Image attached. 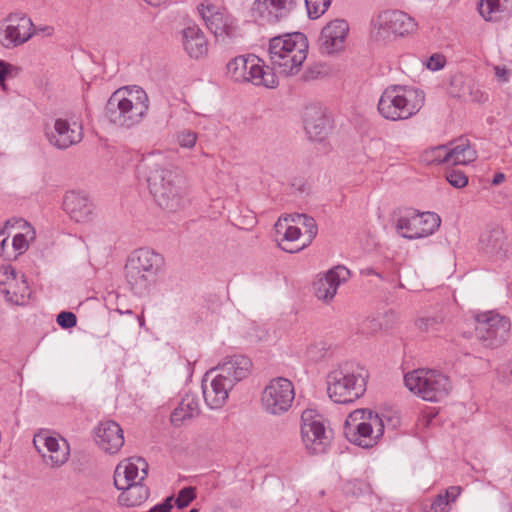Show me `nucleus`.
Returning <instances> with one entry per match:
<instances>
[{
    "instance_id": "obj_1",
    "label": "nucleus",
    "mask_w": 512,
    "mask_h": 512,
    "mask_svg": "<svg viewBox=\"0 0 512 512\" xmlns=\"http://www.w3.org/2000/svg\"><path fill=\"white\" fill-rule=\"evenodd\" d=\"M148 188L156 203L167 212L182 210L188 203L186 180L180 170L169 165L161 154L143 160Z\"/></svg>"
},
{
    "instance_id": "obj_2",
    "label": "nucleus",
    "mask_w": 512,
    "mask_h": 512,
    "mask_svg": "<svg viewBox=\"0 0 512 512\" xmlns=\"http://www.w3.org/2000/svg\"><path fill=\"white\" fill-rule=\"evenodd\" d=\"M307 37L300 32L273 37L269 41V68L276 74L293 76L297 74L308 55Z\"/></svg>"
},
{
    "instance_id": "obj_3",
    "label": "nucleus",
    "mask_w": 512,
    "mask_h": 512,
    "mask_svg": "<svg viewBox=\"0 0 512 512\" xmlns=\"http://www.w3.org/2000/svg\"><path fill=\"white\" fill-rule=\"evenodd\" d=\"M149 107L146 92L138 87L116 90L105 106V116L114 125L130 128L142 121Z\"/></svg>"
},
{
    "instance_id": "obj_4",
    "label": "nucleus",
    "mask_w": 512,
    "mask_h": 512,
    "mask_svg": "<svg viewBox=\"0 0 512 512\" xmlns=\"http://www.w3.org/2000/svg\"><path fill=\"white\" fill-rule=\"evenodd\" d=\"M368 377V371L357 363L337 365L327 375L329 398L339 404L354 402L365 393Z\"/></svg>"
},
{
    "instance_id": "obj_5",
    "label": "nucleus",
    "mask_w": 512,
    "mask_h": 512,
    "mask_svg": "<svg viewBox=\"0 0 512 512\" xmlns=\"http://www.w3.org/2000/svg\"><path fill=\"white\" fill-rule=\"evenodd\" d=\"M422 90L406 85H390L381 94L377 109L379 114L390 121L408 120L424 106Z\"/></svg>"
},
{
    "instance_id": "obj_6",
    "label": "nucleus",
    "mask_w": 512,
    "mask_h": 512,
    "mask_svg": "<svg viewBox=\"0 0 512 512\" xmlns=\"http://www.w3.org/2000/svg\"><path fill=\"white\" fill-rule=\"evenodd\" d=\"M164 263L162 255L140 248L133 251L125 265V278L134 295L144 296L149 293Z\"/></svg>"
},
{
    "instance_id": "obj_7",
    "label": "nucleus",
    "mask_w": 512,
    "mask_h": 512,
    "mask_svg": "<svg viewBox=\"0 0 512 512\" xmlns=\"http://www.w3.org/2000/svg\"><path fill=\"white\" fill-rule=\"evenodd\" d=\"M384 433V423L377 413L368 409H357L345 421L344 435L353 444L362 448L375 446Z\"/></svg>"
},
{
    "instance_id": "obj_8",
    "label": "nucleus",
    "mask_w": 512,
    "mask_h": 512,
    "mask_svg": "<svg viewBox=\"0 0 512 512\" xmlns=\"http://www.w3.org/2000/svg\"><path fill=\"white\" fill-rule=\"evenodd\" d=\"M226 75L238 83L250 82L267 88L278 85L277 75L255 55H240L231 59L226 65Z\"/></svg>"
},
{
    "instance_id": "obj_9",
    "label": "nucleus",
    "mask_w": 512,
    "mask_h": 512,
    "mask_svg": "<svg viewBox=\"0 0 512 512\" xmlns=\"http://www.w3.org/2000/svg\"><path fill=\"white\" fill-rule=\"evenodd\" d=\"M405 386L415 395L429 402H438L451 391L449 377L439 370L419 368L404 376Z\"/></svg>"
},
{
    "instance_id": "obj_10",
    "label": "nucleus",
    "mask_w": 512,
    "mask_h": 512,
    "mask_svg": "<svg viewBox=\"0 0 512 512\" xmlns=\"http://www.w3.org/2000/svg\"><path fill=\"white\" fill-rule=\"evenodd\" d=\"M414 18L400 10H384L373 16L370 22V38L386 44L397 37H403L416 30Z\"/></svg>"
},
{
    "instance_id": "obj_11",
    "label": "nucleus",
    "mask_w": 512,
    "mask_h": 512,
    "mask_svg": "<svg viewBox=\"0 0 512 512\" xmlns=\"http://www.w3.org/2000/svg\"><path fill=\"white\" fill-rule=\"evenodd\" d=\"M301 438L309 454H322L332 442L333 431L320 414L306 409L301 415Z\"/></svg>"
},
{
    "instance_id": "obj_12",
    "label": "nucleus",
    "mask_w": 512,
    "mask_h": 512,
    "mask_svg": "<svg viewBox=\"0 0 512 512\" xmlns=\"http://www.w3.org/2000/svg\"><path fill=\"white\" fill-rule=\"evenodd\" d=\"M295 399L293 383L284 377L271 379L261 392V407L269 415L281 416L292 407Z\"/></svg>"
},
{
    "instance_id": "obj_13",
    "label": "nucleus",
    "mask_w": 512,
    "mask_h": 512,
    "mask_svg": "<svg viewBox=\"0 0 512 512\" xmlns=\"http://www.w3.org/2000/svg\"><path fill=\"white\" fill-rule=\"evenodd\" d=\"M510 327L508 318L493 311L476 316V337L485 347L501 346L508 339Z\"/></svg>"
},
{
    "instance_id": "obj_14",
    "label": "nucleus",
    "mask_w": 512,
    "mask_h": 512,
    "mask_svg": "<svg viewBox=\"0 0 512 512\" xmlns=\"http://www.w3.org/2000/svg\"><path fill=\"white\" fill-rule=\"evenodd\" d=\"M440 223L441 219L436 213L407 210L397 218L395 229L403 238L419 239L433 234Z\"/></svg>"
},
{
    "instance_id": "obj_15",
    "label": "nucleus",
    "mask_w": 512,
    "mask_h": 512,
    "mask_svg": "<svg viewBox=\"0 0 512 512\" xmlns=\"http://www.w3.org/2000/svg\"><path fill=\"white\" fill-rule=\"evenodd\" d=\"M198 11L218 43L227 46L240 36L236 20L226 11L211 4H200Z\"/></svg>"
},
{
    "instance_id": "obj_16",
    "label": "nucleus",
    "mask_w": 512,
    "mask_h": 512,
    "mask_svg": "<svg viewBox=\"0 0 512 512\" xmlns=\"http://www.w3.org/2000/svg\"><path fill=\"white\" fill-rule=\"evenodd\" d=\"M33 443L44 463L50 467H60L69 459L70 446L59 434L41 430L35 434Z\"/></svg>"
},
{
    "instance_id": "obj_17",
    "label": "nucleus",
    "mask_w": 512,
    "mask_h": 512,
    "mask_svg": "<svg viewBox=\"0 0 512 512\" xmlns=\"http://www.w3.org/2000/svg\"><path fill=\"white\" fill-rule=\"evenodd\" d=\"M46 138L53 147L59 150H66L81 142L83 128L81 123L73 118H57L53 126L46 129Z\"/></svg>"
},
{
    "instance_id": "obj_18",
    "label": "nucleus",
    "mask_w": 512,
    "mask_h": 512,
    "mask_svg": "<svg viewBox=\"0 0 512 512\" xmlns=\"http://www.w3.org/2000/svg\"><path fill=\"white\" fill-rule=\"evenodd\" d=\"M33 23L26 15L10 14L0 30V42L6 48H13L28 41L32 36Z\"/></svg>"
},
{
    "instance_id": "obj_19",
    "label": "nucleus",
    "mask_w": 512,
    "mask_h": 512,
    "mask_svg": "<svg viewBox=\"0 0 512 512\" xmlns=\"http://www.w3.org/2000/svg\"><path fill=\"white\" fill-rule=\"evenodd\" d=\"M93 438L97 447L108 455H116L124 445V432L114 420H102L93 429Z\"/></svg>"
},
{
    "instance_id": "obj_20",
    "label": "nucleus",
    "mask_w": 512,
    "mask_h": 512,
    "mask_svg": "<svg viewBox=\"0 0 512 512\" xmlns=\"http://www.w3.org/2000/svg\"><path fill=\"white\" fill-rule=\"evenodd\" d=\"M297 0H254L253 16L268 24H275L287 19L295 10Z\"/></svg>"
},
{
    "instance_id": "obj_21",
    "label": "nucleus",
    "mask_w": 512,
    "mask_h": 512,
    "mask_svg": "<svg viewBox=\"0 0 512 512\" xmlns=\"http://www.w3.org/2000/svg\"><path fill=\"white\" fill-rule=\"evenodd\" d=\"M252 361L243 354H233L225 356L216 367L211 369V373L217 372L228 385L235 386L237 383L246 379L252 371Z\"/></svg>"
},
{
    "instance_id": "obj_22",
    "label": "nucleus",
    "mask_w": 512,
    "mask_h": 512,
    "mask_svg": "<svg viewBox=\"0 0 512 512\" xmlns=\"http://www.w3.org/2000/svg\"><path fill=\"white\" fill-rule=\"evenodd\" d=\"M350 277V271L342 265L335 266L324 274H319L313 283L315 296L329 303L335 297L339 286Z\"/></svg>"
},
{
    "instance_id": "obj_23",
    "label": "nucleus",
    "mask_w": 512,
    "mask_h": 512,
    "mask_svg": "<svg viewBox=\"0 0 512 512\" xmlns=\"http://www.w3.org/2000/svg\"><path fill=\"white\" fill-rule=\"evenodd\" d=\"M275 234L279 247L285 252L297 253L306 248L301 227L291 222V214L278 219Z\"/></svg>"
},
{
    "instance_id": "obj_24",
    "label": "nucleus",
    "mask_w": 512,
    "mask_h": 512,
    "mask_svg": "<svg viewBox=\"0 0 512 512\" xmlns=\"http://www.w3.org/2000/svg\"><path fill=\"white\" fill-rule=\"evenodd\" d=\"M148 474V463L141 457H132L121 461L114 471V485L117 489L123 486L142 483Z\"/></svg>"
},
{
    "instance_id": "obj_25",
    "label": "nucleus",
    "mask_w": 512,
    "mask_h": 512,
    "mask_svg": "<svg viewBox=\"0 0 512 512\" xmlns=\"http://www.w3.org/2000/svg\"><path fill=\"white\" fill-rule=\"evenodd\" d=\"M349 32V25L345 20L335 19L328 23L321 31L319 37L322 53L333 54L344 48Z\"/></svg>"
},
{
    "instance_id": "obj_26",
    "label": "nucleus",
    "mask_w": 512,
    "mask_h": 512,
    "mask_svg": "<svg viewBox=\"0 0 512 512\" xmlns=\"http://www.w3.org/2000/svg\"><path fill=\"white\" fill-rule=\"evenodd\" d=\"M209 380L211 370L205 375L202 381L203 397L208 407L211 409L221 408L227 401L230 391L233 389V385H228L227 381L224 380L217 372Z\"/></svg>"
},
{
    "instance_id": "obj_27",
    "label": "nucleus",
    "mask_w": 512,
    "mask_h": 512,
    "mask_svg": "<svg viewBox=\"0 0 512 512\" xmlns=\"http://www.w3.org/2000/svg\"><path fill=\"white\" fill-rule=\"evenodd\" d=\"M305 131L312 141L322 142L331 132L330 118L319 107H308L304 115Z\"/></svg>"
},
{
    "instance_id": "obj_28",
    "label": "nucleus",
    "mask_w": 512,
    "mask_h": 512,
    "mask_svg": "<svg viewBox=\"0 0 512 512\" xmlns=\"http://www.w3.org/2000/svg\"><path fill=\"white\" fill-rule=\"evenodd\" d=\"M63 208L75 222L85 223L92 218L93 204L84 194L74 191L66 193L63 200Z\"/></svg>"
},
{
    "instance_id": "obj_29",
    "label": "nucleus",
    "mask_w": 512,
    "mask_h": 512,
    "mask_svg": "<svg viewBox=\"0 0 512 512\" xmlns=\"http://www.w3.org/2000/svg\"><path fill=\"white\" fill-rule=\"evenodd\" d=\"M479 248L489 257L503 258L508 248L504 231L499 227L485 230L480 236Z\"/></svg>"
},
{
    "instance_id": "obj_30",
    "label": "nucleus",
    "mask_w": 512,
    "mask_h": 512,
    "mask_svg": "<svg viewBox=\"0 0 512 512\" xmlns=\"http://www.w3.org/2000/svg\"><path fill=\"white\" fill-rule=\"evenodd\" d=\"M182 43L184 50L191 58L199 59L208 52V42L204 33L195 25L183 29Z\"/></svg>"
},
{
    "instance_id": "obj_31",
    "label": "nucleus",
    "mask_w": 512,
    "mask_h": 512,
    "mask_svg": "<svg viewBox=\"0 0 512 512\" xmlns=\"http://www.w3.org/2000/svg\"><path fill=\"white\" fill-rule=\"evenodd\" d=\"M445 157L446 164L467 165L476 159V151L472 148L468 139L460 138L447 145Z\"/></svg>"
},
{
    "instance_id": "obj_32",
    "label": "nucleus",
    "mask_w": 512,
    "mask_h": 512,
    "mask_svg": "<svg viewBox=\"0 0 512 512\" xmlns=\"http://www.w3.org/2000/svg\"><path fill=\"white\" fill-rule=\"evenodd\" d=\"M200 414L198 398L193 394H186L179 405L171 413L170 419L174 426H181L186 420L197 417Z\"/></svg>"
},
{
    "instance_id": "obj_33",
    "label": "nucleus",
    "mask_w": 512,
    "mask_h": 512,
    "mask_svg": "<svg viewBox=\"0 0 512 512\" xmlns=\"http://www.w3.org/2000/svg\"><path fill=\"white\" fill-rule=\"evenodd\" d=\"M118 502L122 506L134 507L142 504L149 496L148 488L142 483L123 486Z\"/></svg>"
},
{
    "instance_id": "obj_34",
    "label": "nucleus",
    "mask_w": 512,
    "mask_h": 512,
    "mask_svg": "<svg viewBox=\"0 0 512 512\" xmlns=\"http://www.w3.org/2000/svg\"><path fill=\"white\" fill-rule=\"evenodd\" d=\"M13 229L18 231L13 235L12 246L18 254H23L35 238V231L24 219H14Z\"/></svg>"
},
{
    "instance_id": "obj_35",
    "label": "nucleus",
    "mask_w": 512,
    "mask_h": 512,
    "mask_svg": "<svg viewBox=\"0 0 512 512\" xmlns=\"http://www.w3.org/2000/svg\"><path fill=\"white\" fill-rule=\"evenodd\" d=\"M6 300L15 305H25L30 297V289L27 285L24 274H20L19 278L10 286L1 289Z\"/></svg>"
},
{
    "instance_id": "obj_36",
    "label": "nucleus",
    "mask_w": 512,
    "mask_h": 512,
    "mask_svg": "<svg viewBox=\"0 0 512 512\" xmlns=\"http://www.w3.org/2000/svg\"><path fill=\"white\" fill-rule=\"evenodd\" d=\"M291 222L304 228L302 236L306 247L309 246L312 240L316 237L318 231L314 218L305 214L295 213L291 214Z\"/></svg>"
},
{
    "instance_id": "obj_37",
    "label": "nucleus",
    "mask_w": 512,
    "mask_h": 512,
    "mask_svg": "<svg viewBox=\"0 0 512 512\" xmlns=\"http://www.w3.org/2000/svg\"><path fill=\"white\" fill-rule=\"evenodd\" d=\"M478 10L486 21H497L501 17L503 7L500 0H481Z\"/></svg>"
},
{
    "instance_id": "obj_38",
    "label": "nucleus",
    "mask_w": 512,
    "mask_h": 512,
    "mask_svg": "<svg viewBox=\"0 0 512 512\" xmlns=\"http://www.w3.org/2000/svg\"><path fill=\"white\" fill-rule=\"evenodd\" d=\"M473 79L462 74L454 75L450 81L451 95L463 99Z\"/></svg>"
},
{
    "instance_id": "obj_39",
    "label": "nucleus",
    "mask_w": 512,
    "mask_h": 512,
    "mask_svg": "<svg viewBox=\"0 0 512 512\" xmlns=\"http://www.w3.org/2000/svg\"><path fill=\"white\" fill-rule=\"evenodd\" d=\"M442 322L440 316H425L418 318L415 325L422 332L433 333L440 329Z\"/></svg>"
},
{
    "instance_id": "obj_40",
    "label": "nucleus",
    "mask_w": 512,
    "mask_h": 512,
    "mask_svg": "<svg viewBox=\"0 0 512 512\" xmlns=\"http://www.w3.org/2000/svg\"><path fill=\"white\" fill-rule=\"evenodd\" d=\"M447 152V145H439L436 147H432L428 150H426L423 154V161H425L428 164H441L445 163L446 160H444L445 154Z\"/></svg>"
},
{
    "instance_id": "obj_41",
    "label": "nucleus",
    "mask_w": 512,
    "mask_h": 512,
    "mask_svg": "<svg viewBox=\"0 0 512 512\" xmlns=\"http://www.w3.org/2000/svg\"><path fill=\"white\" fill-rule=\"evenodd\" d=\"M468 89L469 90L463 97V100L476 103H482L488 100V94L485 91H483L480 85L474 80L472 81Z\"/></svg>"
},
{
    "instance_id": "obj_42",
    "label": "nucleus",
    "mask_w": 512,
    "mask_h": 512,
    "mask_svg": "<svg viewBox=\"0 0 512 512\" xmlns=\"http://www.w3.org/2000/svg\"><path fill=\"white\" fill-rule=\"evenodd\" d=\"M332 0H305L309 16L318 18L330 6Z\"/></svg>"
},
{
    "instance_id": "obj_43",
    "label": "nucleus",
    "mask_w": 512,
    "mask_h": 512,
    "mask_svg": "<svg viewBox=\"0 0 512 512\" xmlns=\"http://www.w3.org/2000/svg\"><path fill=\"white\" fill-rule=\"evenodd\" d=\"M198 135L196 132L188 129L181 130L176 135V141L180 147L191 149L195 146Z\"/></svg>"
},
{
    "instance_id": "obj_44",
    "label": "nucleus",
    "mask_w": 512,
    "mask_h": 512,
    "mask_svg": "<svg viewBox=\"0 0 512 512\" xmlns=\"http://www.w3.org/2000/svg\"><path fill=\"white\" fill-rule=\"evenodd\" d=\"M397 320V314L393 310H387L384 313L372 318L371 323L377 322L376 329H389Z\"/></svg>"
},
{
    "instance_id": "obj_45",
    "label": "nucleus",
    "mask_w": 512,
    "mask_h": 512,
    "mask_svg": "<svg viewBox=\"0 0 512 512\" xmlns=\"http://www.w3.org/2000/svg\"><path fill=\"white\" fill-rule=\"evenodd\" d=\"M19 276L20 274L11 265L0 266V285L3 288L10 286Z\"/></svg>"
},
{
    "instance_id": "obj_46",
    "label": "nucleus",
    "mask_w": 512,
    "mask_h": 512,
    "mask_svg": "<svg viewBox=\"0 0 512 512\" xmlns=\"http://www.w3.org/2000/svg\"><path fill=\"white\" fill-rule=\"evenodd\" d=\"M19 68L0 60V85L5 90V81L16 77L19 74Z\"/></svg>"
},
{
    "instance_id": "obj_47",
    "label": "nucleus",
    "mask_w": 512,
    "mask_h": 512,
    "mask_svg": "<svg viewBox=\"0 0 512 512\" xmlns=\"http://www.w3.org/2000/svg\"><path fill=\"white\" fill-rule=\"evenodd\" d=\"M195 490L192 487H185L181 489L175 500V504L179 509L185 508L195 498Z\"/></svg>"
},
{
    "instance_id": "obj_48",
    "label": "nucleus",
    "mask_w": 512,
    "mask_h": 512,
    "mask_svg": "<svg viewBox=\"0 0 512 512\" xmlns=\"http://www.w3.org/2000/svg\"><path fill=\"white\" fill-rule=\"evenodd\" d=\"M447 181L455 188H463L468 183L467 176L460 170H450L446 174Z\"/></svg>"
},
{
    "instance_id": "obj_49",
    "label": "nucleus",
    "mask_w": 512,
    "mask_h": 512,
    "mask_svg": "<svg viewBox=\"0 0 512 512\" xmlns=\"http://www.w3.org/2000/svg\"><path fill=\"white\" fill-rule=\"evenodd\" d=\"M449 499H446L442 493L438 494L428 508L424 512H449Z\"/></svg>"
},
{
    "instance_id": "obj_50",
    "label": "nucleus",
    "mask_w": 512,
    "mask_h": 512,
    "mask_svg": "<svg viewBox=\"0 0 512 512\" xmlns=\"http://www.w3.org/2000/svg\"><path fill=\"white\" fill-rule=\"evenodd\" d=\"M57 323L64 329L72 328L77 323V317L72 312L63 311L58 314Z\"/></svg>"
},
{
    "instance_id": "obj_51",
    "label": "nucleus",
    "mask_w": 512,
    "mask_h": 512,
    "mask_svg": "<svg viewBox=\"0 0 512 512\" xmlns=\"http://www.w3.org/2000/svg\"><path fill=\"white\" fill-rule=\"evenodd\" d=\"M369 490V486L361 481H353L348 483V485L346 486V492L351 493L354 496H358L360 494L369 492Z\"/></svg>"
},
{
    "instance_id": "obj_52",
    "label": "nucleus",
    "mask_w": 512,
    "mask_h": 512,
    "mask_svg": "<svg viewBox=\"0 0 512 512\" xmlns=\"http://www.w3.org/2000/svg\"><path fill=\"white\" fill-rule=\"evenodd\" d=\"M444 65H445V58H444V56L439 55V54L432 55L427 62L428 69H430L432 71L440 70L444 67Z\"/></svg>"
},
{
    "instance_id": "obj_53",
    "label": "nucleus",
    "mask_w": 512,
    "mask_h": 512,
    "mask_svg": "<svg viewBox=\"0 0 512 512\" xmlns=\"http://www.w3.org/2000/svg\"><path fill=\"white\" fill-rule=\"evenodd\" d=\"M14 228V219L8 220L5 224V227L0 230V246L4 248L5 243L7 242L10 232H8L9 229Z\"/></svg>"
},
{
    "instance_id": "obj_54",
    "label": "nucleus",
    "mask_w": 512,
    "mask_h": 512,
    "mask_svg": "<svg viewBox=\"0 0 512 512\" xmlns=\"http://www.w3.org/2000/svg\"><path fill=\"white\" fill-rule=\"evenodd\" d=\"M462 488L460 486H451L445 490L442 494L446 499H449V502H454L457 497L460 495Z\"/></svg>"
},
{
    "instance_id": "obj_55",
    "label": "nucleus",
    "mask_w": 512,
    "mask_h": 512,
    "mask_svg": "<svg viewBox=\"0 0 512 512\" xmlns=\"http://www.w3.org/2000/svg\"><path fill=\"white\" fill-rule=\"evenodd\" d=\"M307 356L311 359V360H316L318 359L319 357L322 356V353L321 351L319 350L318 351V347L317 345H310L308 348H307Z\"/></svg>"
},
{
    "instance_id": "obj_56",
    "label": "nucleus",
    "mask_w": 512,
    "mask_h": 512,
    "mask_svg": "<svg viewBox=\"0 0 512 512\" xmlns=\"http://www.w3.org/2000/svg\"><path fill=\"white\" fill-rule=\"evenodd\" d=\"M495 72H496V76L500 80H502V81L508 80V71L505 68L496 67Z\"/></svg>"
},
{
    "instance_id": "obj_57",
    "label": "nucleus",
    "mask_w": 512,
    "mask_h": 512,
    "mask_svg": "<svg viewBox=\"0 0 512 512\" xmlns=\"http://www.w3.org/2000/svg\"><path fill=\"white\" fill-rule=\"evenodd\" d=\"M505 180V174L502 172H497L494 174L491 183L493 185H499Z\"/></svg>"
},
{
    "instance_id": "obj_58",
    "label": "nucleus",
    "mask_w": 512,
    "mask_h": 512,
    "mask_svg": "<svg viewBox=\"0 0 512 512\" xmlns=\"http://www.w3.org/2000/svg\"><path fill=\"white\" fill-rule=\"evenodd\" d=\"M361 273H362L363 275H366V276H369V275H376V276H378L379 278H381V275H380L378 272H376L373 268H370V267H369V268H365V269H363V270L361 271Z\"/></svg>"
},
{
    "instance_id": "obj_59",
    "label": "nucleus",
    "mask_w": 512,
    "mask_h": 512,
    "mask_svg": "<svg viewBox=\"0 0 512 512\" xmlns=\"http://www.w3.org/2000/svg\"><path fill=\"white\" fill-rule=\"evenodd\" d=\"M372 319L368 320L366 322V325L368 327V329L371 331V332H377V331H380L381 329H376L377 328V322H373L371 323Z\"/></svg>"
},
{
    "instance_id": "obj_60",
    "label": "nucleus",
    "mask_w": 512,
    "mask_h": 512,
    "mask_svg": "<svg viewBox=\"0 0 512 512\" xmlns=\"http://www.w3.org/2000/svg\"><path fill=\"white\" fill-rule=\"evenodd\" d=\"M148 4L152 5V6H158L160 5L162 2H165L166 0H145Z\"/></svg>"
},
{
    "instance_id": "obj_61",
    "label": "nucleus",
    "mask_w": 512,
    "mask_h": 512,
    "mask_svg": "<svg viewBox=\"0 0 512 512\" xmlns=\"http://www.w3.org/2000/svg\"><path fill=\"white\" fill-rule=\"evenodd\" d=\"M115 311L117 313H119L120 315H123V314H128V315H131L132 314V310L130 309H127V310H122L120 308H116Z\"/></svg>"
},
{
    "instance_id": "obj_62",
    "label": "nucleus",
    "mask_w": 512,
    "mask_h": 512,
    "mask_svg": "<svg viewBox=\"0 0 512 512\" xmlns=\"http://www.w3.org/2000/svg\"><path fill=\"white\" fill-rule=\"evenodd\" d=\"M139 323L142 326L144 324V320L142 318H139Z\"/></svg>"
},
{
    "instance_id": "obj_63",
    "label": "nucleus",
    "mask_w": 512,
    "mask_h": 512,
    "mask_svg": "<svg viewBox=\"0 0 512 512\" xmlns=\"http://www.w3.org/2000/svg\"><path fill=\"white\" fill-rule=\"evenodd\" d=\"M189 512H199V510H198V509H196V508H193V509H191Z\"/></svg>"
},
{
    "instance_id": "obj_64",
    "label": "nucleus",
    "mask_w": 512,
    "mask_h": 512,
    "mask_svg": "<svg viewBox=\"0 0 512 512\" xmlns=\"http://www.w3.org/2000/svg\"><path fill=\"white\" fill-rule=\"evenodd\" d=\"M509 293L512 295V286L509 288Z\"/></svg>"
}]
</instances>
